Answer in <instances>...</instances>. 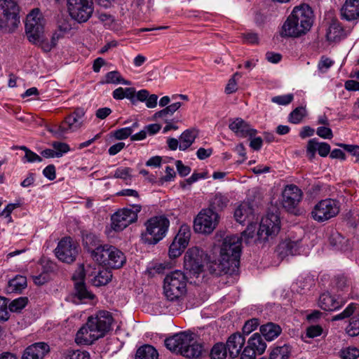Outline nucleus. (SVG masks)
I'll return each mask as SVG.
<instances>
[{"label":"nucleus","mask_w":359,"mask_h":359,"mask_svg":"<svg viewBox=\"0 0 359 359\" xmlns=\"http://www.w3.org/2000/svg\"><path fill=\"white\" fill-rule=\"evenodd\" d=\"M184 267L190 276L198 277L203 272L205 253L203 250L195 247L189 248L184 257Z\"/></svg>","instance_id":"obj_10"},{"label":"nucleus","mask_w":359,"mask_h":359,"mask_svg":"<svg viewBox=\"0 0 359 359\" xmlns=\"http://www.w3.org/2000/svg\"><path fill=\"white\" fill-rule=\"evenodd\" d=\"M227 350L225 344L222 342L216 343L210 353V359H226Z\"/></svg>","instance_id":"obj_39"},{"label":"nucleus","mask_w":359,"mask_h":359,"mask_svg":"<svg viewBox=\"0 0 359 359\" xmlns=\"http://www.w3.org/2000/svg\"><path fill=\"white\" fill-rule=\"evenodd\" d=\"M347 219L351 226L356 227L359 225V214L357 211H350L347 214Z\"/></svg>","instance_id":"obj_64"},{"label":"nucleus","mask_w":359,"mask_h":359,"mask_svg":"<svg viewBox=\"0 0 359 359\" xmlns=\"http://www.w3.org/2000/svg\"><path fill=\"white\" fill-rule=\"evenodd\" d=\"M259 325V320L257 318H252L245 322L243 327V332L246 334H249L253 330H255L257 326Z\"/></svg>","instance_id":"obj_60"},{"label":"nucleus","mask_w":359,"mask_h":359,"mask_svg":"<svg viewBox=\"0 0 359 359\" xmlns=\"http://www.w3.org/2000/svg\"><path fill=\"white\" fill-rule=\"evenodd\" d=\"M332 284L338 290H344L346 288L349 287L350 280L344 275L339 274L334 276V279L332 280Z\"/></svg>","instance_id":"obj_48"},{"label":"nucleus","mask_w":359,"mask_h":359,"mask_svg":"<svg viewBox=\"0 0 359 359\" xmlns=\"http://www.w3.org/2000/svg\"><path fill=\"white\" fill-rule=\"evenodd\" d=\"M355 304L353 303L350 304L341 313L335 315L332 317L333 320H341L344 318L350 317L354 312Z\"/></svg>","instance_id":"obj_55"},{"label":"nucleus","mask_w":359,"mask_h":359,"mask_svg":"<svg viewBox=\"0 0 359 359\" xmlns=\"http://www.w3.org/2000/svg\"><path fill=\"white\" fill-rule=\"evenodd\" d=\"M319 143L316 138H313L309 140L306 146V154L309 160H313L315 158L316 152L318 151Z\"/></svg>","instance_id":"obj_52"},{"label":"nucleus","mask_w":359,"mask_h":359,"mask_svg":"<svg viewBox=\"0 0 359 359\" xmlns=\"http://www.w3.org/2000/svg\"><path fill=\"white\" fill-rule=\"evenodd\" d=\"M260 332L266 340L272 341L281 334L282 329L278 324L268 323L260 327Z\"/></svg>","instance_id":"obj_26"},{"label":"nucleus","mask_w":359,"mask_h":359,"mask_svg":"<svg viewBox=\"0 0 359 359\" xmlns=\"http://www.w3.org/2000/svg\"><path fill=\"white\" fill-rule=\"evenodd\" d=\"M245 348L250 349L255 355H262L266 350V344L259 333H255L249 338Z\"/></svg>","instance_id":"obj_24"},{"label":"nucleus","mask_w":359,"mask_h":359,"mask_svg":"<svg viewBox=\"0 0 359 359\" xmlns=\"http://www.w3.org/2000/svg\"><path fill=\"white\" fill-rule=\"evenodd\" d=\"M313 22V11L309 5L296 6L284 22L280 35L283 37H298L311 29Z\"/></svg>","instance_id":"obj_2"},{"label":"nucleus","mask_w":359,"mask_h":359,"mask_svg":"<svg viewBox=\"0 0 359 359\" xmlns=\"http://www.w3.org/2000/svg\"><path fill=\"white\" fill-rule=\"evenodd\" d=\"M344 29L340 24L337 21H333L327 29V39L332 42L338 41L344 36Z\"/></svg>","instance_id":"obj_29"},{"label":"nucleus","mask_w":359,"mask_h":359,"mask_svg":"<svg viewBox=\"0 0 359 359\" xmlns=\"http://www.w3.org/2000/svg\"><path fill=\"white\" fill-rule=\"evenodd\" d=\"M252 210L248 203L241 204L234 212V217L240 224H243L252 215Z\"/></svg>","instance_id":"obj_33"},{"label":"nucleus","mask_w":359,"mask_h":359,"mask_svg":"<svg viewBox=\"0 0 359 359\" xmlns=\"http://www.w3.org/2000/svg\"><path fill=\"white\" fill-rule=\"evenodd\" d=\"M8 304L7 299L0 297V322L6 321L9 318Z\"/></svg>","instance_id":"obj_54"},{"label":"nucleus","mask_w":359,"mask_h":359,"mask_svg":"<svg viewBox=\"0 0 359 359\" xmlns=\"http://www.w3.org/2000/svg\"><path fill=\"white\" fill-rule=\"evenodd\" d=\"M191 236V231L187 225H182L180 230L175 238H176L180 243H182L183 246H187Z\"/></svg>","instance_id":"obj_43"},{"label":"nucleus","mask_w":359,"mask_h":359,"mask_svg":"<svg viewBox=\"0 0 359 359\" xmlns=\"http://www.w3.org/2000/svg\"><path fill=\"white\" fill-rule=\"evenodd\" d=\"M241 253V238L238 235L226 236L222 242L220 250V257L227 259L234 269L240 266Z\"/></svg>","instance_id":"obj_6"},{"label":"nucleus","mask_w":359,"mask_h":359,"mask_svg":"<svg viewBox=\"0 0 359 359\" xmlns=\"http://www.w3.org/2000/svg\"><path fill=\"white\" fill-rule=\"evenodd\" d=\"M202 351L201 344L194 341L192 334H189V343L184 346L182 355L186 358H196L201 355Z\"/></svg>","instance_id":"obj_25"},{"label":"nucleus","mask_w":359,"mask_h":359,"mask_svg":"<svg viewBox=\"0 0 359 359\" xmlns=\"http://www.w3.org/2000/svg\"><path fill=\"white\" fill-rule=\"evenodd\" d=\"M57 258L67 264H72L79 254V247L70 237L63 238L55 250Z\"/></svg>","instance_id":"obj_14"},{"label":"nucleus","mask_w":359,"mask_h":359,"mask_svg":"<svg viewBox=\"0 0 359 359\" xmlns=\"http://www.w3.org/2000/svg\"><path fill=\"white\" fill-rule=\"evenodd\" d=\"M294 96L292 94H287L283 95L275 96L271 98V101L273 103H276L279 105H287L289 104L293 100Z\"/></svg>","instance_id":"obj_57"},{"label":"nucleus","mask_w":359,"mask_h":359,"mask_svg":"<svg viewBox=\"0 0 359 359\" xmlns=\"http://www.w3.org/2000/svg\"><path fill=\"white\" fill-rule=\"evenodd\" d=\"M182 106V103L176 102L168 106H166L164 109L156 112L154 114V118H163L167 123V117L172 116L177 110H178Z\"/></svg>","instance_id":"obj_35"},{"label":"nucleus","mask_w":359,"mask_h":359,"mask_svg":"<svg viewBox=\"0 0 359 359\" xmlns=\"http://www.w3.org/2000/svg\"><path fill=\"white\" fill-rule=\"evenodd\" d=\"M28 303V299L27 297H20L12 301L9 304V310L12 312H19Z\"/></svg>","instance_id":"obj_49"},{"label":"nucleus","mask_w":359,"mask_h":359,"mask_svg":"<svg viewBox=\"0 0 359 359\" xmlns=\"http://www.w3.org/2000/svg\"><path fill=\"white\" fill-rule=\"evenodd\" d=\"M49 350V346L46 343H35L25 350L22 359H42Z\"/></svg>","instance_id":"obj_21"},{"label":"nucleus","mask_w":359,"mask_h":359,"mask_svg":"<svg viewBox=\"0 0 359 359\" xmlns=\"http://www.w3.org/2000/svg\"><path fill=\"white\" fill-rule=\"evenodd\" d=\"M229 129L239 137L245 138L249 137H254L257 133V130L251 127V126L241 118H236L229 120Z\"/></svg>","instance_id":"obj_17"},{"label":"nucleus","mask_w":359,"mask_h":359,"mask_svg":"<svg viewBox=\"0 0 359 359\" xmlns=\"http://www.w3.org/2000/svg\"><path fill=\"white\" fill-rule=\"evenodd\" d=\"M170 221L164 215L151 217L145 222L146 231L142 239L144 243L155 245L166 235Z\"/></svg>","instance_id":"obj_4"},{"label":"nucleus","mask_w":359,"mask_h":359,"mask_svg":"<svg viewBox=\"0 0 359 359\" xmlns=\"http://www.w3.org/2000/svg\"><path fill=\"white\" fill-rule=\"evenodd\" d=\"M141 210V205H133L131 208H123L111 216V228L116 231H121L137 219V214Z\"/></svg>","instance_id":"obj_12"},{"label":"nucleus","mask_w":359,"mask_h":359,"mask_svg":"<svg viewBox=\"0 0 359 359\" xmlns=\"http://www.w3.org/2000/svg\"><path fill=\"white\" fill-rule=\"evenodd\" d=\"M133 130L131 127L123 128L116 130L114 133V136L117 140H125L128 137H131Z\"/></svg>","instance_id":"obj_58"},{"label":"nucleus","mask_w":359,"mask_h":359,"mask_svg":"<svg viewBox=\"0 0 359 359\" xmlns=\"http://www.w3.org/2000/svg\"><path fill=\"white\" fill-rule=\"evenodd\" d=\"M299 241H285L278 246V252L281 257L294 255L298 252Z\"/></svg>","instance_id":"obj_28"},{"label":"nucleus","mask_w":359,"mask_h":359,"mask_svg":"<svg viewBox=\"0 0 359 359\" xmlns=\"http://www.w3.org/2000/svg\"><path fill=\"white\" fill-rule=\"evenodd\" d=\"M339 356L342 359H356L359 357V349L352 346L344 348L340 351Z\"/></svg>","instance_id":"obj_47"},{"label":"nucleus","mask_w":359,"mask_h":359,"mask_svg":"<svg viewBox=\"0 0 359 359\" xmlns=\"http://www.w3.org/2000/svg\"><path fill=\"white\" fill-rule=\"evenodd\" d=\"M323 333V328L318 325H311L306 329V337L314 338L320 336Z\"/></svg>","instance_id":"obj_59"},{"label":"nucleus","mask_w":359,"mask_h":359,"mask_svg":"<svg viewBox=\"0 0 359 359\" xmlns=\"http://www.w3.org/2000/svg\"><path fill=\"white\" fill-rule=\"evenodd\" d=\"M187 246H183L182 243L175 238L170 245L168 254L170 258H176L180 256Z\"/></svg>","instance_id":"obj_44"},{"label":"nucleus","mask_w":359,"mask_h":359,"mask_svg":"<svg viewBox=\"0 0 359 359\" xmlns=\"http://www.w3.org/2000/svg\"><path fill=\"white\" fill-rule=\"evenodd\" d=\"M198 135V131L194 128L184 130L180 137V150L184 151L188 149Z\"/></svg>","instance_id":"obj_27"},{"label":"nucleus","mask_w":359,"mask_h":359,"mask_svg":"<svg viewBox=\"0 0 359 359\" xmlns=\"http://www.w3.org/2000/svg\"><path fill=\"white\" fill-rule=\"evenodd\" d=\"M51 145L56 154V158H60L64 154L70 151L69 146L65 142H53Z\"/></svg>","instance_id":"obj_51"},{"label":"nucleus","mask_w":359,"mask_h":359,"mask_svg":"<svg viewBox=\"0 0 359 359\" xmlns=\"http://www.w3.org/2000/svg\"><path fill=\"white\" fill-rule=\"evenodd\" d=\"M158 358L157 351L154 346L148 344L140 347L135 354V359H158Z\"/></svg>","instance_id":"obj_30"},{"label":"nucleus","mask_w":359,"mask_h":359,"mask_svg":"<svg viewBox=\"0 0 359 359\" xmlns=\"http://www.w3.org/2000/svg\"><path fill=\"white\" fill-rule=\"evenodd\" d=\"M27 287V278L23 276L18 275L8 282V290L9 292H19Z\"/></svg>","instance_id":"obj_34"},{"label":"nucleus","mask_w":359,"mask_h":359,"mask_svg":"<svg viewBox=\"0 0 359 359\" xmlns=\"http://www.w3.org/2000/svg\"><path fill=\"white\" fill-rule=\"evenodd\" d=\"M92 257L108 268L120 269L126 262L125 255L113 245H104L92 251Z\"/></svg>","instance_id":"obj_3"},{"label":"nucleus","mask_w":359,"mask_h":359,"mask_svg":"<svg viewBox=\"0 0 359 359\" xmlns=\"http://www.w3.org/2000/svg\"><path fill=\"white\" fill-rule=\"evenodd\" d=\"M245 342V337L238 332L231 334L228 338L225 346L230 358H235L238 356Z\"/></svg>","instance_id":"obj_20"},{"label":"nucleus","mask_w":359,"mask_h":359,"mask_svg":"<svg viewBox=\"0 0 359 359\" xmlns=\"http://www.w3.org/2000/svg\"><path fill=\"white\" fill-rule=\"evenodd\" d=\"M62 359H90V354L84 351L68 350L64 354Z\"/></svg>","instance_id":"obj_46"},{"label":"nucleus","mask_w":359,"mask_h":359,"mask_svg":"<svg viewBox=\"0 0 359 359\" xmlns=\"http://www.w3.org/2000/svg\"><path fill=\"white\" fill-rule=\"evenodd\" d=\"M229 203L227 197L220 193L216 194L210 201V209L214 211L222 210Z\"/></svg>","instance_id":"obj_40"},{"label":"nucleus","mask_w":359,"mask_h":359,"mask_svg":"<svg viewBox=\"0 0 359 359\" xmlns=\"http://www.w3.org/2000/svg\"><path fill=\"white\" fill-rule=\"evenodd\" d=\"M318 305L322 309L331 311L339 309L343 302L329 292H325L320 296Z\"/></svg>","instance_id":"obj_23"},{"label":"nucleus","mask_w":359,"mask_h":359,"mask_svg":"<svg viewBox=\"0 0 359 359\" xmlns=\"http://www.w3.org/2000/svg\"><path fill=\"white\" fill-rule=\"evenodd\" d=\"M20 148V150L24 151L25 153V156L22 158L23 162L34 163L42 161V158L40 156H39L37 154L28 149L27 147L22 146V147Z\"/></svg>","instance_id":"obj_45"},{"label":"nucleus","mask_w":359,"mask_h":359,"mask_svg":"<svg viewBox=\"0 0 359 359\" xmlns=\"http://www.w3.org/2000/svg\"><path fill=\"white\" fill-rule=\"evenodd\" d=\"M241 76L242 74L240 72H236L232 76V77L229 80L228 83L225 88V93L226 94H231L237 90V81H238Z\"/></svg>","instance_id":"obj_50"},{"label":"nucleus","mask_w":359,"mask_h":359,"mask_svg":"<svg viewBox=\"0 0 359 359\" xmlns=\"http://www.w3.org/2000/svg\"><path fill=\"white\" fill-rule=\"evenodd\" d=\"M29 41L32 43H37L44 35V25L39 23L34 25L33 29H25Z\"/></svg>","instance_id":"obj_37"},{"label":"nucleus","mask_w":359,"mask_h":359,"mask_svg":"<svg viewBox=\"0 0 359 359\" xmlns=\"http://www.w3.org/2000/svg\"><path fill=\"white\" fill-rule=\"evenodd\" d=\"M340 211V203L335 199L326 198L315 205L312 212V218L323 222L337 216Z\"/></svg>","instance_id":"obj_8"},{"label":"nucleus","mask_w":359,"mask_h":359,"mask_svg":"<svg viewBox=\"0 0 359 359\" xmlns=\"http://www.w3.org/2000/svg\"><path fill=\"white\" fill-rule=\"evenodd\" d=\"M83 244L91 254L93 250H96L100 246H102L100 243L98 237L93 233H86L83 235Z\"/></svg>","instance_id":"obj_36"},{"label":"nucleus","mask_w":359,"mask_h":359,"mask_svg":"<svg viewBox=\"0 0 359 359\" xmlns=\"http://www.w3.org/2000/svg\"><path fill=\"white\" fill-rule=\"evenodd\" d=\"M306 114V109L303 107H298L290 113L288 121L292 123L298 124L303 120Z\"/></svg>","instance_id":"obj_41"},{"label":"nucleus","mask_w":359,"mask_h":359,"mask_svg":"<svg viewBox=\"0 0 359 359\" xmlns=\"http://www.w3.org/2000/svg\"><path fill=\"white\" fill-rule=\"evenodd\" d=\"M187 343H189V334L186 332L176 334L165 340V346L168 349L180 355Z\"/></svg>","instance_id":"obj_18"},{"label":"nucleus","mask_w":359,"mask_h":359,"mask_svg":"<svg viewBox=\"0 0 359 359\" xmlns=\"http://www.w3.org/2000/svg\"><path fill=\"white\" fill-rule=\"evenodd\" d=\"M219 222L218 214L210 208L202 210L195 218L194 229L196 232L210 233Z\"/></svg>","instance_id":"obj_13"},{"label":"nucleus","mask_w":359,"mask_h":359,"mask_svg":"<svg viewBox=\"0 0 359 359\" xmlns=\"http://www.w3.org/2000/svg\"><path fill=\"white\" fill-rule=\"evenodd\" d=\"M282 196L283 208L289 212L298 215V205L303 196L302 190L294 184H289L285 187Z\"/></svg>","instance_id":"obj_15"},{"label":"nucleus","mask_w":359,"mask_h":359,"mask_svg":"<svg viewBox=\"0 0 359 359\" xmlns=\"http://www.w3.org/2000/svg\"><path fill=\"white\" fill-rule=\"evenodd\" d=\"M76 294L80 299H93L94 296L87 290L84 281L76 282L74 284Z\"/></svg>","instance_id":"obj_42"},{"label":"nucleus","mask_w":359,"mask_h":359,"mask_svg":"<svg viewBox=\"0 0 359 359\" xmlns=\"http://www.w3.org/2000/svg\"><path fill=\"white\" fill-rule=\"evenodd\" d=\"M316 134L324 139H332L333 137V133L332 130L330 128L320 126L317 128Z\"/></svg>","instance_id":"obj_63"},{"label":"nucleus","mask_w":359,"mask_h":359,"mask_svg":"<svg viewBox=\"0 0 359 359\" xmlns=\"http://www.w3.org/2000/svg\"><path fill=\"white\" fill-rule=\"evenodd\" d=\"M290 353V346L285 344L274 348L270 354L269 359H289Z\"/></svg>","instance_id":"obj_38"},{"label":"nucleus","mask_w":359,"mask_h":359,"mask_svg":"<svg viewBox=\"0 0 359 359\" xmlns=\"http://www.w3.org/2000/svg\"><path fill=\"white\" fill-rule=\"evenodd\" d=\"M112 274L107 269H99L97 273L91 279V283L96 287L107 285L111 279Z\"/></svg>","instance_id":"obj_32"},{"label":"nucleus","mask_w":359,"mask_h":359,"mask_svg":"<svg viewBox=\"0 0 359 359\" xmlns=\"http://www.w3.org/2000/svg\"><path fill=\"white\" fill-rule=\"evenodd\" d=\"M105 79L107 83H119L121 74L117 71L109 72L106 74Z\"/></svg>","instance_id":"obj_61"},{"label":"nucleus","mask_w":359,"mask_h":359,"mask_svg":"<svg viewBox=\"0 0 359 359\" xmlns=\"http://www.w3.org/2000/svg\"><path fill=\"white\" fill-rule=\"evenodd\" d=\"M19 6L15 0H0V28L11 30L20 22Z\"/></svg>","instance_id":"obj_7"},{"label":"nucleus","mask_w":359,"mask_h":359,"mask_svg":"<svg viewBox=\"0 0 359 359\" xmlns=\"http://www.w3.org/2000/svg\"><path fill=\"white\" fill-rule=\"evenodd\" d=\"M280 230V220L279 216L273 212H269L264 217L260 222L257 231L258 240L266 241L273 238Z\"/></svg>","instance_id":"obj_11"},{"label":"nucleus","mask_w":359,"mask_h":359,"mask_svg":"<svg viewBox=\"0 0 359 359\" xmlns=\"http://www.w3.org/2000/svg\"><path fill=\"white\" fill-rule=\"evenodd\" d=\"M39 23L44 25L45 20L41 16L39 9H33L27 16L25 22V29H33L36 25Z\"/></svg>","instance_id":"obj_31"},{"label":"nucleus","mask_w":359,"mask_h":359,"mask_svg":"<svg viewBox=\"0 0 359 359\" xmlns=\"http://www.w3.org/2000/svg\"><path fill=\"white\" fill-rule=\"evenodd\" d=\"M341 14L348 21L359 18V0H346L341 8Z\"/></svg>","instance_id":"obj_22"},{"label":"nucleus","mask_w":359,"mask_h":359,"mask_svg":"<svg viewBox=\"0 0 359 359\" xmlns=\"http://www.w3.org/2000/svg\"><path fill=\"white\" fill-rule=\"evenodd\" d=\"M132 169L130 168H118L115 170L114 177L123 180H131Z\"/></svg>","instance_id":"obj_56"},{"label":"nucleus","mask_w":359,"mask_h":359,"mask_svg":"<svg viewBox=\"0 0 359 359\" xmlns=\"http://www.w3.org/2000/svg\"><path fill=\"white\" fill-rule=\"evenodd\" d=\"M113 317L109 311H100L89 316L79 330L75 341L78 344L90 345L103 338L111 329Z\"/></svg>","instance_id":"obj_1"},{"label":"nucleus","mask_w":359,"mask_h":359,"mask_svg":"<svg viewBox=\"0 0 359 359\" xmlns=\"http://www.w3.org/2000/svg\"><path fill=\"white\" fill-rule=\"evenodd\" d=\"M82 123V120L76 118L71 114L60 126H55L54 128L48 129V131L57 138H63L68 132H73L80 128Z\"/></svg>","instance_id":"obj_16"},{"label":"nucleus","mask_w":359,"mask_h":359,"mask_svg":"<svg viewBox=\"0 0 359 359\" xmlns=\"http://www.w3.org/2000/svg\"><path fill=\"white\" fill-rule=\"evenodd\" d=\"M333 63L334 62L331 59L323 56L319 61L318 67L321 72L324 73L327 72V70L333 65Z\"/></svg>","instance_id":"obj_62"},{"label":"nucleus","mask_w":359,"mask_h":359,"mask_svg":"<svg viewBox=\"0 0 359 359\" xmlns=\"http://www.w3.org/2000/svg\"><path fill=\"white\" fill-rule=\"evenodd\" d=\"M67 9L72 19L79 23L87 22L94 11L93 0H67Z\"/></svg>","instance_id":"obj_9"},{"label":"nucleus","mask_w":359,"mask_h":359,"mask_svg":"<svg viewBox=\"0 0 359 359\" xmlns=\"http://www.w3.org/2000/svg\"><path fill=\"white\" fill-rule=\"evenodd\" d=\"M187 278L180 270L169 273L164 279V293L167 299L171 302L177 301L186 292Z\"/></svg>","instance_id":"obj_5"},{"label":"nucleus","mask_w":359,"mask_h":359,"mask_svg":"<svg viewBox=\"0 0 359 359\" xmlns=\"http://www.w3.org/2000/svg\"><path fill=\"white\" fill-rule=\"evenodd\" d=\"M208 270L210 273L215 276H222V274H236L238 269H234L232 264L228 262L227 259H224V257H221L218 262H211L208 266Z\"/></svg>","instance_id":"obj_19"},{"label":"nucleus","mask_w":359,"mask_h":359,"mask_svg":"<svg viewBox=\"0 0 359 359\" xmlns=\"http://www.w3.org/2000/svg\"><path fill=\"white\" fill-rule=\"evenodd\" d=\"M346 332L351 337L359 334V317H353L350 320L348 326L346 327Z\"/></svg>","instance_id":"obj_53"}]
</instances>
